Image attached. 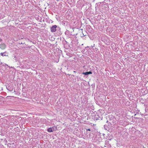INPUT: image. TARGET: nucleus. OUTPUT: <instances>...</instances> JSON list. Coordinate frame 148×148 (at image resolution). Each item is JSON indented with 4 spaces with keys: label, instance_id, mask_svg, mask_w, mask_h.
Returning <instances> with one entry per match:
<instances>
[{
    "label": "nucleus",
    "instance_id": "nucleus-1",
    "mask_svg": "<svg viewBox=\"0 0 148 148\" xmlns=\"http://www.w3.org/2000/svg\"><path fill=\"white\" fill-rule=\"evenodd\" d=\"M107 119L110 121V122H109V123H111L114 122V121L115 120L114 116L112 115H108L107 116Z\"/></svg>",
    "mask_w": 148,
    "mask_h": 148
},
{
    "label": "nucleus",
    "instance_id": "nucleus-2",
    "mask_svg": "<svg viewBox=\"0 0 148 148\" xmlns=\"http://www.w3.org/2000/svg\"><path fill=\"white\" fill-rule=\"evenodd\" d=\"M6 88L8 90L10 91H13L14 88L12 86V85L7 84L6 85Z\"/></svg>",
    "mask_w": 148,
    "mask_h": 148
},
{
    "label": "nucleus",
    "instance_id": "nucleus-3",
    "mask_svg": "<svg viewBox=\"0 0 148 148\" xmlns=\"http://www.w3.org/2000/svg\"><path fill=\"white\" fill-rule=\"evenodd\" d=\"M103 117L102 116L101 114H99V115H95L94 117V119L96 120L102 119Z\"/></svg>",
    "mask_w": 148,
    "mask_h": 148
},
{
    "label": "nucleus",
    "instance_id": "nucleus-4",
    "mask_svg": "<svg viewBox=\"0 0 148 148\" xmlns=\"http://www.w3.org/2000/svg\"><path fill=\"white\" fill-rule=\"evenodd\" d=\"M57 26L56 25H53L51 28V31L52 32H55L56 31V28Z\"/></svg>",
    "mask_w": 148,
    "mask_h": 148
},
{
    "label": "nucleus",
    "instance_id": "nucleus-5",
    "mask_svg": "<svg viewBox=\"0 0 148 148\" xmlns=\"http://www.w3.org/2000/svg\"><path fill=\"white\" fill-rule=\"evenodd\" d=\"M8 146L10 148H14L15 147V145L14 143H8Z\"/></svg>",
    "mask_w": 148,
    "mask_h": 148
},
{
    "label": "nucleus",
    "instance_id": "nucleus-6",
    "mask_svg": "<svg viewBox=\"0 0 148 148\" xmlns=\"http://www.w3.org/2000/svg\"><path fill=\"white\" fill-rule=\"evenodd\" d=\"M54 130V127H49V128H48L47 130V131L48 132H53Z\"/></svg>",
    "mask_w": 148,
    "mask_h": 148
},
{
    "label": "nucleus",
    "instance_id": "nucleus-7",
    "mask_svg": "<svg viewBox=\"0 0 148 148\" xmlns=\"http://www.w3.org/2000/svg\"><path fill=\"white\" fill-rule=\"evenodd\" d=\"M127 95L128 97L131 100H132L133 99V95L131 94H129L127 93Z\"/></svg>",
    "mask_w": 148,
    "mask_h": 148
},
{
    "label": "nucleus",
    "instance_id": "nucleus-8",
    "mask_svg": "<svg viewBox=\"0 0 148 148\" xmlns=\"http://www.w3.org/2000/svg\"><path fill=\"white\" fill-rule=\"evenodd\" d=\"M92 72L91 71H89V72H83L82 73V74L84 75H87L89 74H92Z\"/></svg>",
    "mask_w": 148,
    "mask_h": 148
},
{
    "label": "nucleus",
    "instance_id": "nucleus-9",
    "mask_svg": "<svg viewBox=\"0 0 148 148\" xmlns=\"http://www.w3.org/2000/svg\"><path fill=\"white\" fill-rule=\"evenodd\" d=\"M5 48V45L4 43L0 44V48L2 49H4Z\"/></svg>",
    "mask_w": 148,
    "mask_h": 148
},
{
    "label": "nucleus",
    "instance_id": "nucleus-10",
    "mask_svg": "<svg viewBox=\"0 0 148 148\" xmlns=\"http://www.w3.org/2000/svg\"><path fill=\"white\" fill-rule=\"evenodd\" d=\"M8 53H7L6 51L3 53H0V54H1L3 56H8Z\"/></svg>",
    "mask_w": 148,
    "mask_h": 148
},
{
    "label": "nucleus",
    "instance_id": "nucleus-11",
    "mask_svg": "<svg viewBox=\"0 0 148 148\" xmlns=\"http://www.w3.org/2000/svg\"><path fill=\"white\" fill-rule=\"evenodd\" d=\"M104 127L106 130H109V127H108V126L106 125H104Z\"/></svg>",
    "mask_w": 148,
    "mask_h": 148
},
{
    "label": "nucleus",
    "instance_id": "nucleus-12",
    "mask_svg": "<svg viewBox=\"0 0 148 148\" xmlns=\"http://www.w3.org/2000/svg\"><path fill=\"white\" fill-rule=\"evenodd\" d=\"M5 66V67H6V66H7V67L8 68H9V69H14V67H12L11 66V67H10L9 66H8V65H4Z\"/></svg>",
    "mask_w": 148,
    "mask_h": 148
},
{
    "label": "nucleus",
    "instance_id": "nucleus-13",
    "mask_svg": "<svg viewBox=\"0 0 148 148\" xmlns=\"http://www.w3.org/2000/svg\"><path fill=\"white\" fill-rule=\"evenodd\" d=\"M126 103L127 104L128 106H130L131 105V103L130 102L128 101L126 102Z\"/></svg>",
    "mask_w": 148,
    "mask_h": 148
},
{
    "label": "nucleus",
    "instance_id": "nucleus-14",
    "mask_svg": "<svg viewBox=\"0 0 148 148\" xmlns=\"http://www.w3.org/2000/svg\"><path fill=\"white\" fill-rule=\"evenodd\" d=\"M141 133V132H140V131H138L137 130L135 132V134H136V133Z\"/></svg>",
    "mask_w": 148,
    "mask_h": 148
},
{
    "label": "nucleus",
    "instance_id": "nucleus-15",
    "mask_svg": "<svg viewBox=\"0 0 148 148\" xmlns=\"http://www.w3.org/2000/svg\"><path fill=\"white\" fill-rule=\"evenodd\" d=\"M87 131H91V130L90 129H86Z\"/></svg>",
    "mask_w": 148,
    "mask_h": 148
},
{
    "label": "nucleus",
    "instance_id": "nucleus-16",
    "mask_svg": "<svg viewBox=\"0 0 148 148\" xmlns=\"http://www.w3.org/2000/svg\"><path fill=\"white\" fill-rule=\"evenodd\" d=\"M85 51V49H84L82 50V52H84Z\"/></svg>",
    "mask_w": 148,
    "mask_h": 148
},
{
    "label": "nucleus",
    "instance_id": "nucleus-17",
    "mask_svg": "<svg viewBox=\"0 0 148 148\" xmlns=\"http://www.w3.org/2000/svg\"><path fill=\"white\" fill-rule=\"evenodd\" d=\"M95 138H96L97 139H98V138H99V137L96 136L95 137Z\"/></svg>",
    "mask_w": 148,
    "mask_h": 148
},
{
    "label": "nucleus",
    "instance_id": "nucleus-18",
    "mask_svg": "<svg viewBox=\"0 0 148 148\" xmlns=\"http://www.w3.org/2000/svg\"><path fill=\"white\" fill-rule=\"evenodd\" d=\"M86 65H84L83 67L84 68H85V67L86 66Z\"/></svg>",
    "mask_w": 148,
    "mask_h": 148
},
{
    "label": "nucleus",
    "instance_id": "nucleus-19",
    "mask_svg": "<svg viewBox=\"0 0 148 148\" xmlns=\"http://www.w3.org/2000/svg\"><path fill=\"white\" fill-rule=\"evenodd\" d=\"M5 142H6V143H7V140H5Z\"/></svg>",
    "mask_w": 148,
    "mask_h": 148
},
{
    "label": "nucleus",
    "instance_id": "nucleus-20",
    "mask_svg": "<svg viewBox=\"0 0 148 148\" xmlns=\"http://www.w3.org/2000/svg\"><path fill=\"white\" fill-rule=\"evenodd\" d=\"M103 134V136H104L105 135V134Z\"/></svg>",
    "mask_w": 148,
    "mask_h": 148
},
{
    "label": "nucleus",
    "instance_id": "nucleus-21",
    "mask_svg": "<svg viewBox=\"0 0 148 148\" xmlns=\"http://www.w3.org/2000/svg\"><path fill=\"white\" fill-rule=\"evenodd\" d=\"M18 67L21 68V67H20V66H19L17 67V68H18Z\"/></svg>",
    "mask_w": 148,
    "mask_h": 148
},
{
    "label": "nucleus",
    "instance_id": "nucleus-22",
    "mask_svg": "<svg viewBox=\"0 0 148 148\" xmlns=\"http://www.w3.org/2000/svg\"><path fill=\"white\" fill-rule=\"evenodd\" d=\"M2 40V39H0V41H1Z\"/></svg>",
    "mask_w": 148,
    "mask_h": 148
},
{
    "label": "nucleus",
    "instance_id": "nucleus-23",
    "mask_svg": "<svg viewBox=\"0 0 148 148\" xmlns=\"http://www.w3.org/2000/svg\"><path fill=\"white\" fill-rule=\"evenodd\" d=\"M88 47H86L85 48H88Z\"/></svg>",
    "mask_w": 148,
    "mask_h": 148
},
{
    "label": "nucleus",
    "instance_id": "nucleus-24",
    "mask_svg": "<svg viewBox=\"0 0 148 148\" xmlns=\"http://www.w3.org/2000/svg\"><path fill=\"white\" fill-rule=\"evenodd\" d=\"M108 122V120H107V122Z\"/></svg>",
    "mask_w": 148,
    "mask_h": 148
}]
</instances>
